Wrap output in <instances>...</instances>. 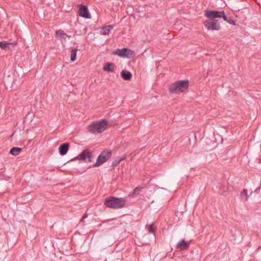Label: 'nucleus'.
Returning a JSON list of instances; mask_svg holds the SVG:
<instances>
[{
  "label": "nucleus",
  "mask_w": 261,
  "mask_h": 261,
  "mask_svg": "<svg viewBox=\"0 0 261 261\" xmlns=\"http://www.w3.org/2000/svg\"><path fill=\"white\" fill-rule=\"evenodd\" d=\"M126 201V197L117 198L114 196H110L105 200V205L110 208L118 209L125 206Z\"/></svg>",
  "instance_id": "nucleus-1"
},
{
  "label": "nucleus",
  "mask_w": 261,
  "mask_h": 261,
  "mask_svg": "<svg viewBox=\"0 0 261 261\" xmlns=\"http://www.w3.org/2000/svg\"><path fill=\"white\" fill-rule=\"evenodd\" d=\"M189 81L180 80L172 84L169 88V91L172 93L184 92L189 87Z\"/></svg>",
  "instance_id": "nucleus-2"
},
{
  "label": "nucleus",
  "mask_w": 261,
  "mask_h": 261,
  "mask_svg": "<svg viewBox=\"0 0 261 261\" xmlns=\"http://www.w3.org/2000/svg\"><path fill=\"white\" fill-rule=\"evenodd\" d=\"M108 121L107 120L105 119H101L98 122L90 124L89 130L94 134L100 133L106 129Z\"/></svg>",
  "instance_id": "nucleus-3"
},
{
  "label": "nucleus",
  "mask_w": 261,
  "mask_h": 261,
  "mask_svg": "<svg viewBox=\"0 0 261 261\" xmlns=\"http://www.w3.org/2000/svg\"><path fill=\"white\" fill-rule=\"evenodd\" d=\"M111 155V151L109 150H103L98 156L96 162L93 165V167L100 166L106 162Z\"/></svg>",
  "instance_id": "nucleus-4"
},
{
  "label": "nucleus",
  "mask_w": 261,
  "mask_h": 261,
  "mask_svg": "<svg viewBox=\"0 0 261 261\" xmlns=\"http://www.w3.org/2000/svg\"><path fill=\"white\" fill-rule=\"evenodd\" d=\"M204 25L208 30L218 31L220 29V25L217 19H209L205 20Z\"/></svg>",
  "instance_id": "nucleus-5"
},
{
  "label": "nucleus",
  "mask_w": 261,
  "mask_h": 261,
  "mask_svg": "<svg viewBox=\"0 0 261 261\" xmlns=\"http://www.w3.org/2000/svg\"><path fill=\"white\" fill-rule=\"evenodd\" d=\"M114 54L119 57L126 58L133 57L135 55V53L133 50L127 48L118 49L114 52Z\"/></svg>",
  "instance_id": "nucleus-6"
},
{
  "label": "nucleus",
  "mask_w": 261,
  "mask_h": 261,
  "mask_svg": "<svg viewBox=\"0 0 261 261\" xmlns=\"http://www.w3.org/2000/svg\"><path fill=\"white\" fill-rule=\"evenodd\" d=\"M76 158L89 163L92 162V155L89 150L84 149L77 156Z\"/></svg>",
  "instance_id": "nucleus-7"
},
{
  "label": "nucleus",
  "mask_w": 261,
  "mask_h": 261,
  "mask_svg": "<svg viewBox=\"0 0 261 261\" xmlns=\"http://www.w3.org/2000/svg\"><path fill=\"white\" fill-rule=\"evenodd\" d=\"M223 14V11H218L216 10H206L205 15L209 19L220 18L221 15Z\"/></svg>",
  "instance_id": "nucleus-8"
},
{
  "label": "nucleus",
  "mask_w": 261,
  "mask_h": 261,
  "mask_svg": "<svg viewBox=\"0 0 261 261\" xmlns=\"http://www.w3.org/2000/svg\"><path fill=\"white\" fill-rule=\"evenodd\" d=\"M79 15L80 16L86 19L90 18V14L89 13L88 7L85 5H81L80 6Z\"/></svg>",
  "instance_id": "nucleus-9"
},
{
  "label": "nucleus",
  "mask_w": 261,
  "mask_h": 261,
  "mask_svg": "<svg viewBox=\"0 0 261 261\" xmlns=\"http://www.w3.org/2000/svg\"><path fill=\"white\" fill-rule=\"evenodd\" d=\"M189 247V243L185 239L180 240L176 245V248L180 250H186Z\"/></svg>",
  "instance_id": "nucleus-10"
},
{
  "label": "nucleus",
  "mask_w": 261,
  "mask_h": 261,
  "mask_svg": "<svg viewBox=\"0 0 261 261\" xmlns=\"http://www.w3.org/2000/svg\"><path fill=\"white\" fill-rule=\"evenodd\" d=\"M69 145L68 143H63L60 145L59 147V152L60 155H65L69 149Z\"/></svg>",
  "instance_id": "nucleus-11"
},
{
  "label": "nucleus",
  "mask_w": 261,
  "mask_h": 261,
  "mask_svg": "<svg viewBox=\"0 0 261 261\" xmlns=\"http://www.w3.org/2000/svg\"><path fill=\"white\" fill-rule=\"evenodd\" d=\"M114 26L112 25H109L102 27L101 28V34L103 35H109L110 32L113 29Z\"/></svg>",
  "instance_id": "nucleus-12"
},
{
  "label": "nucleus",
  "mask_w": 261,
  "mask_h": 261,
  "mask_svg": "<svg viewBox=\"0 0 261 261\" xmlns=\"http://www.w3.org/2000/svg\"><path fill=\"white\" fill-rule=\"evenodd\" d=\"M142 189V188L141 187H137L136 188H135L133 191L130 193L128 196L127 197H126V199L127 198H134L137 195H138L139 193L141 192V190Z\"/></svg>",
  "instance_id": "nucleus-13"
},
{
  "label": "nucleus",
  "mask_w": 261,
  "mask_h": 261,
  "mask_svg": "<svg viewBox=\"0 0 261 261\" xmlns=\"http://www.w3.org/2000/svg\"><path fill=\"white\" fill-rule=\"evenodd\" d=\"M121 76L124 80H129L132 78V75L130 72L126 70H122L121 72Z\"/></svg>",
  "instance_id": "nucleus-14"
},
{
  "label": "nucleus",
  "mask_w": 261,
  "mask_h": 261,
  "mask_svg": "<svg viewBox=\"0 0 261 261\" xmlns=\"http://www.w3.org/2000/svg\"><path fill=\"white\" fill-rule=\"evenodd\" d=\"M56 35L57 37H61L64 40H66L67 37H70L61 30L56 31Z\"/></svg>",
  "instance_id": "nucleus-15"
},
{
  "label": "nucleus",
  "mask_w": 261,
  "mask_h": 261,
  "mask_svg": "<svg viewBox=\"0 0 261 261\" xmlns=\"http://www.w3.org/2000/svg\"><path fill=\"white\" fill-rule=\"evenodd\" d=\"M125 156H118L112 163V166L115 167L117 166L121 161L124 160Z\"/></svg>",
  "instance_id": "nucleus-16"
},
{
  "label": "nucleus",
  "mask_w": 261,
  "mask_h": 261,
  "mask_svg": "<svg viewBox=\"0 0 261 261\" xmlns=\"http://www.w3.org/2000/svg\"><path fill=\"white\" fill-rule=\"evenodd\" d=\"M22 149L19 147H13L10 150V153L13 155H18L21 151Z\"/></svg>",
  "instance_id": "nucleus-17"
},
{
  "label": "nucleus",
  "mask_w": 261,
  "mask_h": 261,
  "mask_svg": "<svg viewBox=\"0 0 261 261\" xmlns=\"http://www.w3.org/2000/svg\"><path fill=\"white\" fill-rule=\"evenodd\" d=\"M240 197L242 200L246 201L248 198L247 191L246 189H244L241 193Z\"/></svg>",
  "instance_id": "nucleus-18"
},
{
  "label": "nucleus",
  "mask_w": 261,
  "mask_h": 261,
  "mask_svg": "<svg viewBox=\"0 0 261 261\" xmlns=\"http://www.w3.org/2000/svg\"><path fill=\"white\" fill-rule=\"evenodd\" d=\"M77 49L73 48L71 50V55H70V61L71 62H74L76 58Z\"/></svg>",
  "instance_id": "nucleus-19"
},
{
  "label": "nucleus",
  "mask_w": 261,
  "mask_h": 261,
  "mask_svg": "<svg viewBox=\"0 0 261 261\" xmlns=\"http://www.w3.org/2000/svg\"><path fill=\"white\" fill-rule=\"evenodd\" d=\"M11 46L12 43H8L6 41L0 42V47L3 49L7 48H10Z\"/></svg>",
  "instance_id": "nucleus-20"
},
{
  "label": "nucleus",
  "mask_w": 261,
  "mask_h": 261,
  "mask_svg": "<svg viewBox=\"0 0 261 261\" xmlns=\"http://www.w3.org/2000/svg\"><path fill=\"white\" fill-rule=\"evenodd\" d=\"M112 64L110 63H107L103 67V70L108 72H113L114 70L111 67Z\"/></svg>",
  "instance_id": "nucleus-21"
},
{
  "label": "nucleus",
  "mask_w": 261,
  "mask_h": 261,
  "mask_svg": "<svg viewBox=\"0 0 261 261\" xmlns=\"http://www.w3.org/2000/svg\"><path fill=\"white\" fill-rule=\"evenodd\" d=\"M145 227L150 233H154L155 231V228L153 224H147L146 225Z\"/></svg>",
  "instance_id": "nucleus-22"
},
{
  "label": "nucleus",
  "mask_w": 261,
  "mask_h": 261,
  "mask_svg": "<svg viewBox=\"0 0 261 261\" xmlns=\"http://www.w3.org/2000/svg\"><path fill=\"white\" fill-rule=\"evenodd\" d=\"M220 18H223V19H224V20H225V21H228V17L225 15V12H224V11H223V14L221 15Z\"/></svg>",
  "instance_id": "nucleus-23"
},
{
  "label": "nucleus",
  "mask_w": 261,
  "mask_h": 261,
  "mask_svg": "<svg viewBox=\"0 0 261 261\" xmlns=\"http://www.w3.org/2000/svg\"><path fill=\"white\" fill-rule=\"evenodd\" d=\"M228 20V21L227 22H228L229 24H234L233 21L231 19L229 18Z\"/></svg>",
  "instance_id": "nucleus-24"
},
{
  "label": "nucleus",
  "mask_w": 261,
  "mask_h": 261,
  "mask_svg": "<svg viewBox=\"0 0 261 261\" xmlns=\"http://www.w3.org/2000/svg\"><path fill=\"white\" fill-rule=\"evenodd\" d=\"M87 217V215H85L83 216V218L81 219V221H83V220Z\"/></svg>",
  "instance_id": "nucleus-25"
}]
</instances>
